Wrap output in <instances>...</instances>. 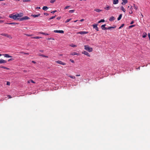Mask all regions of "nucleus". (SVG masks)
Listing matches in <instances>:
<instances>
[{
  "label": "nucleus",
  "mask_w": 150,
  "mask_h": 150,
  "mask_svg": "<svg viewBox=\"0 0 150 150\" xmlns=\"http://www.w3.org/2000/svg\"><path fill=\"white\" fill-rule=\"evenodd\" d=\"M9 17L13 19L14 20H19V18H18L17 14L14 15L13 14H10L9 15Z\"/></svg>",
  "instance_id": "obj_1"
},
{
  "label": "nucleus",
  "mask_w": 150,
  "mask_h": 150,
  "mask_svg": "<svg viewBox=\"0 0 150 150\" xmlns=\"http://www.w3.org/2000/svg\"><path fill=\"white\" fill-rule=\"evenodd\" d=\"M84 49L89 52H91L92 51L93 48L90 47L88 45H86L84 46Z\"/></svg>",
  "instance_id": "obj_2"
},
{
  "label": "nucleus",
  "mask_w": 150,
  "mask_h": 150,
  "mask_svg": "<svg viewBox=\"0 0 150 150\" xmlns=\"http://www.w3.org/2000/svg\"><path fill=\"white\" fill-rule=\"evenodd\" d=\"M0 35H1L7 37L10 39H11L12 38V37L11 35L6 33H2L0 34Z\"/></svg>",
  "instance_id": "obj_3"
},
{
  "label": "nucleus",
  "mask_w": 150,
  "mask_h": 150,
  "mask_svg": "<svg viewBox=\"0 0 150 150\" xmlns=\"http://www.w3.org/2000/svg\"><path fill=\"white\" fill-rule=\"evenodd\" d=\"M30 19V18L27 16H25L19 19V21H22L24 20H29Z\"/></svg>",
  "instance_id": "obj_4"
},
{
  "label": "nucleus",
  "mask_w": 150,
  "mask_h": 150,
  "mask_svg": "<svg viewBox=\"0 0 150 150\" xmlns=\"http://www.w3.org/2000/svg\"><path fill=\"white\" fill-rule=\"evenodd\" d=\"M56 62L58 64H60L63 65H64L66 64V63H65L63 62H62L59 60L56 61Z\"/></svg>",
  "instance_id": "obj_5"
},
{
  "label": "nucleus",
  "mask_w": 150,
  "mask_h": 150,
  "mask_svg": "<svg viewBox=\"0 0 150 150\" xmlns=\"http://www.w3.org/2000/svg\"><path fill=\"white\" fill-rule=\"evenodd\" d=\"M54 32L55 33H63L64 31L62 30H55L54 31Z\"/></svg>",
  "instance_id": "obj_6"
},
{
  "label": "nucleus",
  "mask_w": 150,
  "mask_h": 150,
  "mask_svg": "<svg viewBox=\"0 0 150 150\" xmlns=\"http://www.w3.org/2000/svg\"><path fill=\"white\" fill-rule=\"evenodd\" d=\"M82 53L83 54H84L85 55H87L88 57H90V56L89 53L86 51H83L82 52Z\"/></svg>",
  "instance_id": "obj_7"
},
{
  "label": "nucleus",
  "mask_w": 150,
  "mask_h": 150,
  "mask_svg": "<svg viewBox=\"0 0 150 150\" xmlns=\"http://www.w3.org/2000/svg\"><path fill=\"white\" fill-rule=\"evenodd\" d=\"M88 32L86 31H82L77 33V34H80L81 35L86 34L88 33Z\"/></svg>",
  "instance_id": "obj_8"
},
{
  "label": "nucleus",
  "mask_w": 150,
  "mask_h": 150,
  "mask_svg": "<svg viewBox=\"0 0 150 150\" xmlns=\"http://www.w3.org/2000/svg\"><path fill=\"white\" fill-rule=\"evenodd\" d=\"M98 25V24H93V28H95V29L97 31L98 30V28L97 27Z\"/></svg>",
  "instance_id": "obj_9"
},
{
  "label": "nucleus",
  "mask_w": 150,
  "mask_h": 150,
  "mask_svg": "<svg viewBox=\"0 0 150 150\" xmlns=\"http://www.w3.org/2000/svg\"><path fill=\"white\" fill-rule=\"evenodd\" d=\"M7 61L2 59H0V64H5L6 63Z\"/></svg>",
  "instance_id": "obj_10"
},
{
  "label": "nucleus",
  "mask_w": 150,
  "mask_h": 150,
  "mask_svg": "<svg viewBox=\"0 0 150 150\" xmlns=\"http://www.w3.org/2000/svg\"><path fill=\"white\" fill-rule=\"evenodd\" d=\"M2 55L4 56V57H7V58H9V57H11L12 56H10L8 54H2Z\"/></svg>",
  "instance_id": "obj_11"
},
{
  "label": "nucleus",
  "mask_w": 150,
  "mask_h": 150,
  "mask_svg": "<svg viewBox=\"0 0 150 150\" xmlns=\"http://www.w3.org/2000/svg\"><path fill=\"white\" fill-rule=\"evenodd\" d=\"M105 24L102 25L101 26V28L103 30H107V28L105 27Z\"/></svg>",
  "instance_id": "obj_12"
},
{
  "label": "nucleus",
  "mask_w": 150,
  "mask_h": 150,
  "mask_svg": "<svg viewBox=\"0 0 150 150\" xmlns=\"http://www.w3.org/2000/svg\"><path fill=\"white\" fill-rule=\"evenodd\" d=\"M40 13H39L38 14H32L31 15V16H33L34 18H36L40 16Z\"/></svg>",
  "instance_id": "obj_13"
},
{
  "label": "nucleus",
  "mask_w": 150,
  "mask_h": 150,
  "mask_svg": "<svg viewBox=\"0 0 150 150\" xmlns=\"http://www.w3.org/2000/svg\"><path fill=\"white\" fill-rule=\"evenodd\" d=\"M16 14L18 18V17H21L23 16V13H17Z\"/></svg>",
  "instance_id": "obj_14"
},
{
  "label": "nucleus",
  "mask_w": 150,
  "mask_h": 150,
  "mask_svg": "<svg viewBox=\"0 0 150 150\" xmlns=\"http://www.w3.org/2000/svg\"><path fill=\"white\" fill-rule=\"evenodd\" d=\"M113 4H116L118 3V0H112Z\"/></svg>",
  "instance_id": "obj_15"
},
{
  "label": "nucleus",
  "mask_w": 150,
  "mask_h": 150,
  "mask_svg": "<svg viewBox=\"0 0 150 150\" xmlns=\"http://www.w3.org/2000/svg\"><path fill=\"white\" fill-rule=\"evenodd\" d=\"M111 7L110 6H109L108 5H106V7L104 8V9L106 10H108L110 9Z\"/></svg>",
  "instance_id": "obj_16"
},
{
  "label": "nucleus",
  "mask_w": 150,
  "mask_h": 150,
  "mask_svg": "<svg viewBox=\"0 0 150 150\" xmlns=\"http://www.w3.org/2000/svg\"><path fill=\"white\" fill-rule=\"evenodd\" d=\"M70 54L71 55H79V53H77L76 52H73L71 53Z\"/></svg>",
  "instance_id": "obj_17"
},
{
  "label": "nucleus",
  "mask_w": 150,
  "mask_h": 150,
  "mask_svg": "<svg viewBox=\"0 0 150 150\" xmlns=\"http://www.w3.org/2000/svg\"><path fill=\"white\" fill-rule=\"evenodd\" d=\"M115 20V18L114 17L112 16L109 19V21H113Z\"/></svg>",
  "instance_id": "obj_18"
},
{
  "label": "nucleus",
  "mask_w": 150,
  "mask_h": 150,
  "mask_svg": "<svg viewBox=\"0 0 150 150\" xmlns=\"http://www.w3.org/2000/svg\"><path fill=\"white\" fill-rule=\"evenodd\" d=\"M39 56H41V57H46V58H48V56H45L44 54H39Z\"/></svg>",
  "instance_id": "obj_19"
},
{
  "label": "nucleus",
  "mask_w": 150,
  "mask_h": 150,
  "mask_svg": "<svg viewBox=\"0 0 150 150\" xmlns=\"http://www.w3.org/2000/svg\"><path fill=\"white\" fill-rule=\"evenodd\" d=\"M40 34H42L43 35H49V34L46 33H44V32H40L39 33Z\"/></svg>",
  "instance_id": "obj_20"
},
{
  "label": "nucleus",
  "mask_w": 150,
  "mask_h": 150,
  "mask_svg": "<svg viewBox=\"0 0 150 150\" xmlns=\"http://www.w3.org/2000/svg\"><path fill=\"white\" fill-rule=\"evenodd\" d=\"M120 8L123 11V12L125 13L126 10L122 6H121Z\"/></svg>",
  "instance_id": "obj_21"
},
{
  "label": "nucleus",
  "mask_w": 150,
  "mask_h": 150,
  "mask_svg": "<svg viewBox=\"0 0 150 150\" xmlns=\"http://www.w3.org/2000/svg\"><path fill=\"white\" fill-rule=\"evenodd\" d=\"M0 68H3L4 69H6L7 70H9L10 69L9 68H8V67H4V66H0Z\"/></svg>",
  "instance_id": "obj_22"
},
{
  "label": "nucleus",
  "mask_w": 150,
  "mask_h": 150,
  "mask_svg": "<svg viewBox=\"0 0 150 150\" xmlns=\"http://www.w3.org/2000/svg\"><path fill=\"white\" fill-rule=\"evenodd\" d=\"M116 27V26H115L114 27H112V26H110V27H109L108 28H107V29H108V30H110L111 29V28H115Z\"/></svg>",
  "instance_id": "obj_23"
},
{
  "label": "nucleus",
  "mask_w": 150,
  "mask_h": 150,
  "mask_svg": "<svg viewBox=\"0 0 150 150\" xmlns=\"http://www.w3.org/2000/svg\"><path fill=\"white\" fill-rule=\"evenodd\" d=\"M147 36V34L146 33H143L142 37L143 38H145Z\"/></svg>",
  "instance_id": "obj_24"
},
{
  "label": "nucleus",
  "mask_w": 150,
  "mask_h": 150,
  "mask_svg": "<svg viewBox=\"0 0 150 150\" xmlns=\"http://www.w3.org/2000/svg\"><path fill=\"white\" fill-rule=\"evenodd\" d=\"M94 11H96L98 12H99L102 11V10L100 9H94Z\"/></svg>",
  "instance_id": "obj_25"
},
{
  "label": "nucleus",
  "mask_w": 150,
  "mask_h": 150,
  "mask_svg": "<svg viewBox=\"0 0 150 150\" xmlns=\"http://www.w3.org/2000/svg\"><path fill=\"white\" fill-rule=\"evenodd\" d=\"M48 8L46 6H44L43 7L42 9L44 10H46L48 9Z\"/></svg>",
  "instance_id": "obj_26"
},
{
  "label": "nucleus",
  "mask_w": 150,
  "mask_h": 150,
  "mask_svg": "<svg viewBox=\"0 0 150 150\" xmlns=\"http://www.w3.org/2000/svg\"><path fill=\"white\" fill-rule=\"evenodd\" d=\"M122 14H120L118 18H117V20L118 21H119L122 18Z\"/></svg>",
  "instance_id": "obj_27"
},
{
  "label": "nucleus",
  "mask_w": 150,
  "mask_h": 150,
  "mask_svg": "<svg viewBox=\"0 0 150 150\" xmlns=\"http://www.w3.org/2000/svg\"><path fill=\"white\" fill-rule=\"evenodd\" d=\"M68 76L70 77V78L72 79H76V78H75V76H74L69 75Z\"/></svg>",
  "instance_id": "obj_28"
},
{
  "label": "nucleus",
  "mask_w": 150,
  "mask_h": 150,
  "mask_svg": "<svg viewBox=\"0 0 150 150\" xmlns=\"http://www.w3.org/2000/svg\"><path fill=\"white\" fill-rule=\"evenodd\" d=\"M70 46L72 47H76V45H74L73 44H71Z\"/></svg>",
  "instance_id": "obj_29"
},
{
  "label": "nucleus",
  "mask_w": 150,
  "mask_h": 150,
  "mask_svg": "<svg viewBox=\"0 0 150 150\" xmlns=\"http://www.w3.org/2000/svg\"><path fill=\"white\" fill-rule=\"evenodd\" d=\"M33 38H34V39H40V38H41V37H38V36H35V37Z\"/></svg>",
  "instance_id": "obj_30"
},
{
  "label": "nucleus",
  "mask_w": 150,
  "mask_h": 150,
  "mask_svg": "<svg viewBox=\"0 0 150 150\" xmlns=\"http://www.w3.org/2000/svg\"><path fill=\"white\" fill-rule=\"evenodd\" d=\"M8 24H11V25H16V24H18V23H8Z\"/></svg>",
  "instance_id": "obj_31"
},
{
  "label": "nucleus",
  "mask_w": 150,
  "mask_h": 150,
  "mask_svg": "<svg viewBox=\"0 0 150 150\" xmlns=\"http://www.w3.org/2000/svg\"><path fill=\"white\" fill-rule=\"evenodd\" d=\"M123 2L125 4H127L128 2L127 0H122Z\"/></svg>",
  "instance_id": "obj_32"
},
{
  "label": "nucleus",
  "mask_w": 150,
  "mask_h": 150,
  "mask_svg": "<svg viewBox=\"0 0 150 150\" xmlns=\"http://www.w3.org/2000/svg\"><path fill=\"white\" fill-rule=\"evenodd\" d=\"M105 22V20L104 19H101L98 22V23H99L101 22Z\"/></svg>",
  "instance_id": "obj_33"
},
{
  "label": "nucleus",
  "mask_w": 150,
  "mask_h": 150,
  "mask_svg": "<svg viewBox=\"0 0 150 150\" xmlns=\"http://www.w3.org/2000/svg\"><path fill=\"white\" fill-rule=\"evenodd\" d=\"M71 18H70V19H67L66 21H65V23H68V22H69L71 20Z\"/></svg>",
  "instance_id": "obj_34"
},
{
  "label": "nucleus",
  "mask_w": 150,
  "mask_h": 150,
  "mask_svg": "<svg viewBox=\"0 0 150 150\" xmlns=\"http://www.w3.org/2000/svg\"><path fill=\"white\" fill-rule=\"evenodd\" d=\"M56 17V16H52L49 19V20H51L52 19H53L54 18Z\"/></svg>",
  "instance_id": "obj_35"
},
{
  "label": "nucleus",
  "mask_w": 150,
  "mask_h": 150,
  "mask_svg": "<svg viewBox=\"0 0 150 150\" xmlns=\"http://www.w3.org/2000/svg\"><path fill=\"white\" fill-rule=\"evenodd\" d=\"M74 11L75 10H70L69 11V12L70 13H73Z\"/></svg>",
  "instance_id": "obj_36"
},
{
  "label": "nucleus",
  "mask_w": 150,
  "mask_h": 150,
  "mask_svg": "<svg viewBox=\"0 0 150 150\" xmlns=\"http://www.w3.org/2000/svg\"><path fill=\"white\" fill-rule=\"evenodd\" d=\"M124 25V24H122L121 25V26L119 28V29H121L122 27Z\"/></svg>",
  "instance_id": "obj_37"
},
{
  "label": "nucleus",
  "mask_w": 150,
  "mask_h": 150,
  "mask_svg": "<svg viewBox=\"0 0 150 150\" xmlns=\"http://www.w3.org/2000/svg\"><path fill=\"white\" fill-rule=\"evenodd\" d=\"M23 2H28L30 1V0H23Z\"/></svg>",
  "instance_id": "obj_38"
},
{
  "label": "nucleus",
  "mask_w": 150,
  "mask_h": 150,
  "mask_svg": "<svg viewBox=\"0 0 150 150\" xmlns=\"http://www.w3.org/2000/svg\"><path fill=\"white\" fill-rule=\"evenodd\" d=\"M21 53H23L24 54H26V55H28L29 54V53H24V52H21Z\"/></svg>",
  "instance_id": "obj_39"
},
{
  "label": "nucleus",
  "mask_w": 150,
  "mask_h": 150,
  "mask_svg": "<svg viewBox=\"0 0 150 150\" xmlns=\"http://www.w3.org/2000/svg\"><path fill=\"white\" fill-rule=\"evenodd\" d=\"M135 26V25H131L129 26V28H132V27H134Z\"/></svg>",
  "instance_id": "obj_40"
},
{
  "label": "nucleus",
  "mask_w": 150,
  "mask_h": 150,
  "mask_svg": "<svg viewBox=\"0 0 150 150\" xmlns=\"http://www.w3.org/2000/svg\"><path fill=\"white\" fill-rule=\"evenodd\" d=\"M55 1V0H51L50 2L52 3H54Z\"/></svg>",
  "instance_id": "obj_41"
},
{
  "label": "nucleus",
  "mask_w": 150,
  "mask_h": 150,
  "mask_svg": "<svg viewBox=\"0 0 150 150\" xmlns=\"http://www.w3.org/2000/svg\"><path fill=\"white\" fill-rule=\"evenodd\" d=\"M70 7V6H66L64 8V9H67V8H68L69 7Z\"/></svg>",
  "instance_id": "obj_42"
},
{
  "label": "nucleus",
  "mask_w": 150,
  "mask_h": 150,
  "mask_svg": "<svg viewBox=\"0 0 150 150\" xmlns=\"http://www.w3.org/2000/svg\"><path fill=\"white\" fill-rule=\"evenodd\" d=\"M6 84L7 85H10V82H9L7 81V82Z\"/></svg>",
  "instance_id": "obj_43"
},
{
  "label": "nucleus",
  "mask_w": 150,
  "mask_h": 150,
  "mask_svg": "<svg viewBox=\"0 0 150 150\" xmlns=\"http://www.w3.org/2000/svg\"><path fill=\"white\" fill-rule=\"evenodd\" d=\"M70 61L72 63H74V61L71 59H70Z\"/></svg>",
  "instance_id": "obj_44"
},
{
  "label": "nucleus",
  "mask_w": 150,
  "mask_h": 150,
  "mask_svg": "<svg viewBox=\"0 0 150 150\" xmlns=\"http://www.w3.org/2000/svg\"><path fill=\"white\" fill-rule=\"evenodd\" d=\"M57 11L56 10L55 11H52V12H51V13H55V12H56Z\"/></svg>",
  "instance_id": "obj_45"
},
{
  "label": "nucleus",
  "mask_w": 150,
  "mask_h": 150,
  "mask_svg": "<svg viewBox=\"0 0 150 150\" xmlns=\"http://www.w3.org/2000/svg\"><path fill=\"white\" fill-rule=\"evenodd\" d=\"M30 81H31L32 83H35V82H34L33 81V80H30Z\"/></svg>",
  "instance_id": "obj_46"
},
{
  "label": "nucleus",
  "mask_w": 150,
  "mask_h": 150,
  "mask_svg": "<svg viewBox=\"0 0 150 150\" xmlns=\"http://www.w3.org/2000/svg\"><path fill=\"white\" fill-rule=\"evenodd\" d=\"M13 60V59L12 58H11V59H9L8 60V61L9 62V61H10L11 60Z\"/></svg>",
  "instance_id": "obj_47"
},
{
  "label": "nucleus",
  "mask_w": 150,
  "mask_h": 150,
  "mask_svg": "<svg viewBox=\"0 0 150 150\" xmlns=\"http://www.w3.org/2000/svg\"><path fill=\"white\" fill-rule=\"evenodd\" d=\"M121 4L122 5H125L126 4H125L123 2H122L121 3Z\"/></svg>",
  "instance_id": "obj_48"
},
{
  "label": "nucleus",
  "mask_w": 150,
  "mask_h": 150,
  "mask_svg": "<svg viewBox=\"0 0 150 150\" xmlns=\"http://www.w3.org/2000/svg\"><path fill=\"white\" fill-rule=\"evenodd\" d=\"M4 22V21L2 20H0V23H2Z\"/></svg>",
  "instance_id": "obj_49"
},
{
  "label": "nucleus",
  "mask_w": 150,
  "mask_h": 150,
  "mask_svg": "<svg viewBox=\"0 0 150 150\" xmlns=\"http://www.w3.org/2000/svg\"><path fill=\"white\" fill-rule=\"evenodd\" d=\"M36 8L37 9H40V7L38 6V7H37Z\"/></svg>",
  "instance_id": "obj_50"
},
{
  "label": "nucleus",
  "mask_w": 150,
  "mask_h": 150,
  "mask_svg": "<svg viewBox=\"0 0 150 150\" xmlns=\"http://www.w3.org/2000/svg\"><path fill=\"white\" fill-rule=\"evenodd\" d=\"M44 14L46 15V16H47L48 15V13H44Z\"/></svg>",
  "instance_id": "obj_51"
},
{
  "label": "nucleus",
  "mask_w": 150,
  "mask_h": 150,
  "mask_svg": "<svg viewBox=\"0 0 150 150\" xmlns=\"http://www.w3.org/2000/svg\"><path fill=\"white\" fill-rule=\"evenodd\" d=\"M40 52H44V51L42 50H40Z\"/></svg>",
  "instance_id": "obj_52"
},
{
  "label": "nucleus",
  "mask_w": 150,
  "mask_h": 150,
  "mask_svg": "<svg viewBox=\"0 0 150 150\" xmlns=\"http://www.w3.org/2000/svg\"><path fill=\"white\" fill-rule=\"evenodd\" d=\"M60 19V17H58L57 18V19L58 20H59Z\"/></svg>",
  "instance_id": "obj_53"
},
{
  "label": "nucleus",
  "mask_w": 150,
  "mask_h": 150,
  "mask_svg": "<svg viewBox=\"0 0 150 150\" xmlns=\"http://www.w3.org/2000/svg\"><path fill=\"white\" fill-rule=\"evenodd\" d=\"M134 23V21H132L130 23V24H133Z\"/></svg>",
  "instance_id": "obj_54"
},
{
  "label": "nucleus",
  "mask_w": 150,
  "mask_h": 150,
  "mask_svg": "<svg viewBox=\"0 0 150 150\" xmlns=\"http://www.w3.org/2000/svg\"><path fill=\"white\" fill-rule=\"evenodd\" d=\"M84 20V19H81L80 20V21H81V22H82V21H83Z\"/></svg>",
  "instance_id": "obj_55"
},
{
  "label": "nucleus",
  "mask_w": 150,
  "mask_h": 150,
  "mask_svg": "<svg viewBox=\"0 0 150 150\" xmlns=\"http://www.w3.org/2000/svg\"><path fill=\"white\" fill-rule=\"evenodd\" d=\"M32 62L34 64H35L36 63L35 62L33 61H32Z\"/></svg>",
  "instance_id": "obj_56"
},
{
  "label": "nucleus",
  "mask_w": 150,
  "mask_h": 150,
  "mask_svg": "<svg viewBox=\"0 0 150 150\" xmlns=\"http://www.w3.org/2000/svg\"><path fill=\"white\" fill-rule=\"evenodd\" d=\"M132 11L129 12V13L130 14H132Z\"/></svg>",
  "instance_id": "obj_57"
},
{
  "label": "nucleus",
  "mask_w": 150,
  "mask_h": 150,
  "mask_svg": "<svg viewBox=\"0 0 150 150\" xmlns=\"http://www.w3.org/2000/svg\"><path fill=\"white\" fill-rule=\"evenodd\" d=\"M76 76H80V74H76Z\"/></svg>",
  "instance_id": "obj_58"
},
{
  "label": "nucleus",
  "mask_w": 150,
  "mask_h": 150,
  "mask_svg": "<svg viewBox=\"0 0 150 150\" xmlns=\"http://www.w3.org/2000/svg\"><path fill=\"white\" fill-rule=\"evenodd\" d=\"M30 82H31L30 80L28 81V83H30Z\"/></svg>",
  "instance_id": "obj_59"
},
{
  "label": "nucleus",
  "mask_w": 150,
  "mask_h": 150,
  "mask_svg": "<svg viewBox=\"0 0 150 150\" xmlns=\"http://www.w3.org/2000/svg\"><path fill=\"white\" fill-rule=\"evenodd\" d=\"M26 35L27 36H31V35H30L26 34Z\"/></svg>",
  "instance_id": "obj_60"
},
{
  "label": "nucleus",
  "mask_w": 150,
  "mask_h": 150,
  "mask_svg": "<svg viewBox=\"0 0 150 150\" xmlns=\"http://www.w3.org/2000/svg\"><path fill=\"white\" fill-rule=\"evenodd\" d=\"M78 21V20H76V21H74V22H76L77 21Z\"/></svg>",
  "instance_id": "obj_61"
},
{
  "label": "nucleus",
  "mask_w": 150,
  "mask_h": 150,
  "mask_svg": "<svg viewBox=\"0 0 150 150\" xmlns=\"http://www.w3.org/2000/svg\"><path fill=\"white\" fill-rule=\"evenodd\" d=\"M8 96L9 97V98H11L10 95H8Z\"/></svg>",
  "instance_id": "obj_62"
},
{
  "label": "nucleus",
  "mask_w": 150,
  "mask_h": 150,
  "mask_svg": "<svg viewBox=\"0 0 150 150\" xmlns=\"http://www.w3.org/2000/svg\"><path fill=\"white\" fill-rule=\"evenodd\" d=\"M2 18V17L1 16H0V19H1Z\"/></svg>",
  "instance_id": "obj_63"
},
{
  "label": "nucleus",
  "mask_w": 150,
  "mask_h": 150,
  "mask_svg": "<svg viewBox=\"0 0 150 150\" xmlns=\"http://www.w3.org/2000/svg\"><path fill=\"white\" fill-rule=\"evenodd\" d=\"M62 54H60L59 55H60V56H62Z\"/></svg>",
  "instance_id": "obj_64"
}]
</instances>
